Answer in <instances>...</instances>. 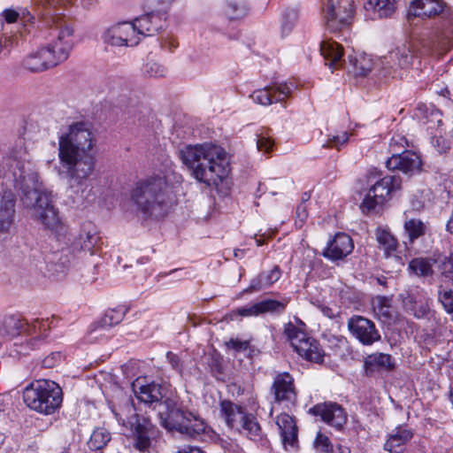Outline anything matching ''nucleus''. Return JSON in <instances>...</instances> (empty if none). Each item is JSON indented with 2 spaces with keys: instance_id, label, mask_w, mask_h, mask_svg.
Wrapping results in <instances>:
<instances>
[{
  "instance_id": "obj_43",
  "label": "nucleus",
  "mask_w": 453,
  "mask_h": 453,
  "mask_svg": "<svg viewBox=\"0 0 453 453\" xmlns=\"http://www.w3.org/2000/svg\"><path fill=\"white\" fill-rule=\"evenodd\" d=\"M288 301H277L274 299H265L261 302L257 303L259 314L265 313H280L282 312L286 306Z\"/></svg>"
},
{
  "instance_id": "obj_47",
  "label": "nucleus",
  "mask_w": 453,
  "mask_h": 453,
  "mask_svg": "<svg viewBox=\"0 0 453 453\" xmlns=\"http://www.w3.org/2000/svg\"><path fill=\"white\" fill-rule=\"evenodd\" d=\"M438 268L441 276L453 280V253L441 258Z\"/></svg>"
},
{
  "instance_id": "obj_9",
  "label": "nucleus",
  "mask_w": 453,
  "mask_h": 453,
  "mask_svg": "<svg viewBox=\"0 0 453 453\" xmlns=\"http://www.w3.org/2000/svg\"><path fill=\"white\" fill-rule=\"evenodd\" d=\"M415 56L414 43L406 42L381 58L380 72L384 76L402 79L412 65Z\"/></svg>"
},
{
  "instance_id": "obj_2",
  "label": "nucleus",
  "mask_w": 453,
  "mask_h": 453,
  "mask_svg": "<svg viewBox=\"0 0 453 453\" xmlns=\"http://www.w3.org/2000/svg\"><path fill=\"white\" fill-rule=\"evenodd\" d=\"M96 136L91 126L76 121L58 137V158L66 170L71 193L83 196L96 166Z\"/></svg>"
},
{
  "instance_id": "obj_8",
  "label": "nucleus",
  "mask_w": 453,
  "mask_h": 453,
  "mask_svg": "<svg viewBox=\"0 0 453 453\" xmlns=\"http://www.w3.org/2000/svg\"><path fill=\"white\" fill-rule=\"evenodd\" d=\"M303 326V323L299 326L289 322L284 326V335L300 357L311 362L321 363L324 357L323 350L319 343L304 331L302 327Z\"/></svg>"
},
{
  "instance_id": "obj_57",
  "label": "nucleus",
  "mask_w": 453,
  "mask_h": 453,
  "mask_svg": "<svg viewBox=\"0 0 453 453\" xmlns=\"http://www.w3.org/2000/svg\"><path fill=\"white\" fill-rule=\"evenodd\" d=\"M167 358H168L171 365L173 366V368H174L175 370H178V371H181L182 364L180 362V357L176 354L168 352Z\"/></svg>"
},
{
  "instance_id": "obj_1",
  "label": "nucleus",
  "mask_w": 453,
  "mask_h": 453,
  "mask_svg": "<svg viewBox=\"0 0 453 453\" xmlns=\"http://www.w3.org/2000/svg\"><path fill=\"white\" fill-rule=\"evenodd\" d=\"M27 150L19 140L0 158V176L13 181L21 191V202L30 217L45 227L56 230L60 225L58 212L50 193L41 189L38 174L27 162Z\"/></svg>"
},
{
  "instance_id": "obj_54",
  "label": "nucleus",
  "mask_w": 453,
  "mask_h": 453,
  "mask_svg": "<svg viewBox=\"0 0 453 453\" xmlns=\"http://www.w3.org/2000/svg\"><path fill=\"white\" fill-rule=\"evenodd\" d=\"M296 214V226L298 227H302L308 218V211L305 203H301L300 204L297 205Z\"/></svg>"
},
{
  "instance_id": "obj_25",
  "label": "nucleus",
  "mask_w": 453,
  "mask_h": 453,
  "mask_svg": "<svg viewBox=\"0 0 453 453\" xmlns=\"http://www.w3.org/2000/svg\"><path fill=\"white\" fill-rule=\"evenodd\" d=\"M413 437V432L407 427H396L388 435L384 449L390 453H402L404 446Z\"/></svg>"
},
{
  "instance_id": "obj_24",
  "label": "nucleus",
  "mask_w": 453,
  "mask_h": 453,
  "mask_svg": "<svg viewBox=\"0 0 453 453\" xmlns=\"http://www.w3.org/2000/svg\"><path fill=\"white\" fill-rule=\"evenodd\" d=\"M272 389L276 402L291 401L296 397L294 380L288 372L280 373L274 378Z\"/></svg>"
},
{
  "instance_id": "obj_45",
  "label": "nucleus",
  "mask_w": 453,
  "mask_h": 453,
  "mask_svg": "<svg viewBox=\"0 0 453 453\" xmlns=\"http://www.w3.org/2000/svg\"><path fill=\"white\" fill-rule=\"evenodd\" d=\"M224 12L229 19H239L246 14L247 7L236 0H227Z\"/></svg>"
},
{
  "instance_id": "obj_44",
  "label": "nucleus",
  "mask_w": 453,
  "mask_h": 453,
  "mask_svg": "<svg viewBox=\"0 0 453 453\" xmlns=\"http://www.w3.org/2000/svg\"><path fill=\"white\" fill-rule=\"evenodd\" d=\"M409 269L418 276H429L433 273L431 263L425 258H414L409 263Z\"/></svg>"
},
{
  "instance_id": "obj_18",
  "label": "nucleus",
  "mask_w": 453,
  "mask_h": 453,
  "mask_svg": "<svg viewBox=\"0 0 453 453\" xmlns=\"http://www.w3.org/2000/svg\"><path fill=\"white\" fill-rule=\"evenodd\" d=\"M16 213V196L10 189L0 192V233H10Z\"/></svg>"
},
{
  "instance_id": "obj_23",
  "label": "nucleus",
  "mask_w": 453,
  "mask_h": 453,
  "mask_svg": "<svg viewBox=\"0 0 453 453\" xmlns=\"http://www.w3.org/2000/svg\"><path fill=\"white\" fill-rule=\"evenodd\" d=\"M133 23L142 40L143 37L151 36L162 29L165 25V19L159 13L150 12L134 19Z\"/></svg>"
},
{
  "instance_id": "obj_6",
  "label": "nucleus",
  "mask_w": 453,
  "mask_h": 453,
  "mask_svg": "<svg viewBox=\"0 0 453 453\" xmlns=\"http://www.w3.org/2000/svg\"><path fill=\"white\" fill-rule=\"evenodd\" d=\"M23 400L31 410L44 415H50L61 405L62 389L52 380H36L25 388Z\"/></svg>"
},
{
  "instance_id": "obj_5",
  "label": "nucleus",
  "mask_w": 453,
  "mask_h": 453,
  "mask_svg": "<svg viewBox=\"0 0 453 453\" xmlns=\"http://www.w3.org/2000/svg\"><path fill=\"white\" fill-rule=\"evenodd\" d=\"M159 411L162 425L168 430H176L190 437L204 433V421L192 412L184 411L175 397H167L160 403Z\"/></svg>"
},
{
  "instance_id": "obj_38",
  "label": "nucleus",
  "mask_w": 453,
  "mask_h": 453,
  "mask_svg": "<svg viewBox=\"0 0 453 453\" xmlns=\"http://www.w3.org/2000/svg\"><path fill=\"white\" fill-rule=\"evenodd\" d=\"M374 315L382 321H388L391 319V302L388 297L376 296L372 301Z\"/></svg>"
},
{
  "instance_id": "obj_39",
  "label": "nucleus",
  "mask_w": 453,
  "mask_h": 453,
  "mask_svg": "<svg viewBox=\"0 0 453 453\" xmlns=\"http://www.w3.org/2000/svg\"><path fill=\"white\" fill-rule=\"evenodd\" d=\"M403 228L409 240L412 242L426 234V226L418 219H411L404 222Z\"/></svg>"
},
{
  "instance_id": "obj_48",
  "label": "nucleus",
  "mask_w": 453,
  "mask_h": 453,
  "mask_svg": "<svg viewBox=\"0 0 453 453\" xmlns=\"http://www.w3.org/2000/svg\"><path fill=\"white\" fill-rule=\"evenodd\" d=\"M349 136V134L345 131L337 134L329 135L327 142L323 146L340 150L342 145L347 143Z\"/></svg>"
},
{
  "instance_id": "obj_36",
  "label": "nucleus",
  "mask_w": 453,
  "mask_h": 453,
  "mask_svg": "<svg viewBox=\"0 0 453 453\" xmlns=\"http://www.w3.org/2000/svg\"><path fill=\"white\" fill-rule=\"evenodd\" d=\"M349 58L352 66V72L355 75L365 76L372 69V61L365 54L349 56Z\"/></svg>"
},
{
  "instance_id": "obj_3",
  "label": "nucleus",
  "mask_w": 453,
  "mask_h": 453,
  "mask_svg": "<svg viewBox=\"0 0 453 453\" xmlns=\"http://www.w3.org/2000/svg\"><path fill=\"white\" fill-rule=\"evenodd\" d=\"M179 154L192 177L207 186L218 187L230 173L228 154L215 143L187 145L180 150Z\"/></svg>"
},
{
  "instance_id": "obj_64",
  "label": "nucleus",
  "mask_w": 453,
  "mask_h": 453,
  "mask_svg": "<svg viewBox=\"0 0 453 453\" xmlns=\"http://www.w3.org/2000/svg\"><path fill=\"white\" fill-rule=\"evenodd\" d=\"M329 317H333V314H330V311H327Z\"/></svg>"
},
{
  "instance_id": "obj_15",
  "label": "nucleus",
  "mask_w": 453,
  "mask_h": 453,
  "mask_svg": "<svg viewBox=\"0 0 453 453\" xmlns=\"http://www.w3.org/2000/svg\"><path fill=\"white\" fill-rule=\"evenodd\" d=\"M350 334L363 345H372L380 340V334L375 324L359 315L352 316L347 323Z\"/></svg>"
},
{
  "instance_id": "obj_60",
  "label": "nucleus",
  "mask_w": 453,
  "mask_h": 453,
  "mask_svg": "<svg viewBox=\"0 0 453 453\" xmlns=\"http://www.w3.org/2000/svg\"><path fill=\"white\" fill-rule=\"evenodd\" d=\"M310 199V195L308 193H304L302 196V203H305Z\"/></svg>"
},
{
  "instance_id": "obj_62",
  "label": "nucleus",
  "mask_w": 453,
  "mask_h": 453,
  "mask_svg": "<svg viewBox=\"0 0 453 453\" xmlns=\"http://www.w3.org/2000/svg\"><path fill=\"white\" fill-rule=\"evenodd\" d=\"M257 246L262 245V242L260 240H257Z\"/></svg>"
},
{
  "instance_id": "obj_29",
  "label": "nucleus",
  "mask_w": 453,
  "mask_h": 453,
  "mask_svg": "<svg viewBox=\"0 0 453 453\" xmlns=\"http://www.w3.org/2000/svg\"><path fill=\"white\" fill-rule=\"evenodd\" d=\"M49 52L44 47L37 49L35 51L30 53L23 61L26 69L31 72H42L49 68L56 66L51 64L49 59Z\"/></svg>"
},
{
  "instance_id": "obj_30",
  "label": "nucleus",
  "mask_w": 453,
  "mask_h": 453,
  "mask_svg": "<svg viewBox=\"0 0 453 453\" xmlns=\"http://www.w3.org/2000/svg\"><path fill=\"white\" fill-rule=\"evenodd\" d=\"M49 319H35L31 322L26 320V325L23 332L28 335H35L30 341L29 344L32 349H35L42 342L46 337V331L50 329L48 323Z\"/></svg>"
},
{
  "instance_id": "obj_17",
  "label": "nucleus",
  "mask_w": 453,
  "mask_h": 453,
  "mask_svg": "<svg viewBox=\"0 0 453 453\" xmlns=\"http://www.w3.org/2000/svg\"><path fill=\"white\" fill-rule=\"evenodd\" d=\"M100 243L101 237L97 226L91 221H85L81 225L72 245L75 251L93 255Z\"/></svg>"
},
{
  "instance_id": "obj_12",
  "label": "nucleus",
  "mask_w": 453,
  "mask_h": 453,
  "mask_svg": "<svg viewBox=\"0 0 453 453\" xmlns=\"http://www.w3.org/2000/svg\"><path fill=\"white\" fill-rule=\"evenodd\" d=\"M127 425L133 432L134 445L140 451L148 450L159 434V431L149 418L137 414H134L127 420Z\"/></svg>"
},
{
  "instance_id": "obj_59",
  "label": "nucleus",
  "mask_w": 453,
  "mask_h": 453,
  "mask_svg": "<svg viewBox=\"0 0 453 453\" xmlns=\"http://www.w3.org/2000/svg\"><path fill=\"white\" fill-rule=\"evenodd\" d=\"M446 229L450 234H453V211H452V213H451L449 219L447 221Z\"/></svg>"
},
{
  "instance_id": "obj_21",
  "label": "nucleus",
  "mask_w": 453,
  "mask_h": 453,
  "mask_svg": "<svg viewBox=\"0 0 453 453\" xmlns=\"http://www.w3.org/2000/svg\"><path fill=\"white\" fill-rule=\"evenodd\" d=\"M353 249L354 243L351 237L345 233H338L328 243L323 256L331 260H339L349 255Z\"/></svg>"
},
{
  "instance_id": "obj_42",
  "label": "nucleus",
  "mask_w": 453,
  "mask_h": 453,
  "mask_svg": "<svg viewBox=\"0 0 453 453\" xmlns=\"http://www.w3.org/2000/svg\"><path fill=\"white\" fill-rule=\"evenodd\" d=\"M111 440L110 433L104 428H96L93 431L88 442L92 450L103 449Z\"/></svg>"
},
{
  "instance_id": "obj_4",
  "label": "nucleus",
  "mask_w": 453,
  "mask_h": 453,
  "mask_svg": "<svg viewBox=\"0 0 453 453\" xmlns=\"http://www.w3.org/2000/svg\"><path fill=\"white\" fill-rule=\"evenodd\" d=\"M172 196L164 178L150 177L135 183L130 191L134 211L144 219L165 216L172 204Z\"/></svg>"
},
{
  "instance_id": "obj_41",
  "label": "nucleus",
  "mask_w": 453,
  "mask_h": 453,
  "mask_svg": "<svg viewBox=\"0 0 453 453\" xmlns=\"http://www.w3.org/2000/svg\"><path fill=\"white\" fill-rule=\"evenodd\" d=\"M368 9L378 12L380 17L390 16L395 10V0H367Z\"/></svg>"
},
{
  "instance_id": "obj_46",
  "label": "nucleus",
  "mask_w": 453,
  "mask_h": 453,
  "mask_svg": "<svg viewBox=\"0 0 453 453\" xmlns=\"http://www.w3.org/2000/svg\"><path fill=\"white\" fill-rule=\"evenodd\" d=\"M438 301L442 305L444 311L449 314H453V290L450 288H444L439 286L438 289Z\"/></svg>"
},
{
  "instance_id": "obj_10",
  "label": "nucleus",
  "mask_w": 453,
  "mask_h": 453,
  "mask_svg": "<svg viewBox=\"0 0 453 453\" xmlns=\"http://www.w3.org/2000/svg\"><path fill=\"white\" fill-rule=\"evenodd\" d=\"M104 42L113 47H134L141 42L133 21H123L111 26L103 35Z\"/></svg>"
},
{
  "instance_id": "obj_52",
  "label": "nucleus",
  "mask_w": 453,
  "mask_h": 453,
  "mask_svg": "<svg viewBox=\"0 0 453 453\" xmlns=\"http://www.w3.org/2000/svg\"><path fill=\"white\" fill-rule=\"evenodd\" d=\"M226 346L228 349H231L235 353L242 352L249 349L250 342L231 338L228 342H226Z\"/></svg>"
},
{
  "instance_id": "obj_7",
  "label": "nucleus",
  "mask_w": 453,
  "mask_h": 453,
  "mask_svg": "<svg viewBox=\"0 0 453 453\" xmlns=\"http://www.w3.org/2000/svg\"><path fill=\"white\" fill-rule=\"evenodd\" d=\"M321 7L329 32L340 33L352 24L356 11L354 0H322Z\"/></svg>"
},
{
  "instance_id": "obj_63",
  "label": "nucleus",
  "mask_w": 453,
  "mask_h": 453,
  "mask_svg": "<svg viewBox=\"0 0 453 453\" xmlns=\"http://www.w3.org/2000/svg\"><path fill=\"white\" fill-rule=\"evenodd\" d=\"M329 317H333V314H330V311H327Z\"/></svg>"
},
{
  "instance_id": "obj_35",
  "label": "nucleus",
  "mask_w": 453,
  "mask_h": 453,
  "mask_svg": "<svg viewBox=\"0 0 453 453\" xmlns=\"http://www.w3.org/2000/svg\"><path fill=\"white\" fill-rule=\"evenodd\" d=\"M240 427L243 429L245 435L251 441L256 442H261L264 441L265 434L254 416L247 414L240 425Z\"/></svg>"
},
{
  "instance_id": "obj_56",
  "label": "nucleus",
  "mask_w": 453,
  "mask_h": 453,
  "mask_svg": "<svg viewBox=\"0 0 453 453\" xmlns=\"http://www.w3.org/2000/svg\"><path fill=\"white\" fill-rule=\"evenodd\" d=\"M61 359L60 353H52L51 355L46 357L42 360V365L47 368H51L57 365Z\"/></svg>"
},
{
  "instance_id": "obj_40",
  "label": "nucleus",
  "mask_w": 453,
  "mask_h": 453,
  "mask_svg": "<svg viewBox=\"0 0 453 453\" xmlns=\"http://www.w3.org/2000/svg\"><path fill=\"white\" fill-rule=\"evenodd\" d=\"M125 306H118L114 309L108 310L100 320L103 327H111L116 326L122 321L127 312Z\"/></svg>"
},
{
  "instance_id": "obj_20",
  "label": "nucleus",
  "mask_w": 453,
  "mask_h": 453,
  "mask_svg": "<svg viewBox=\"0 0 453 453\" xmlns=\"http://www.w3.org/2000/svg\"><path fill=\"white\" fill-rule=\"evenodd\" d=\"M133 391L138 400L146 404L158 403L164 396V388L155 382L147 383L145 379L138 378L132 384Z\"/></svg>"
},
{
  "instance_id": "obj_37",
  "label": "nucleus",
  "mask_w": 453,
  "mask_h": 453,
  "mask_svg": "<svg viewBox=\"0 0 453 453\" xmlns=\"http://www.w3.org/2000/svg\"><path fill=\"white\" fill-rule=\"evenodd\" d=\"M376 240L387 257L391 256L396 250L397 240L388 230L378 228L376 230Z\"/></svg>"
},
{
  "instance_id": "obj_49",
  "label": "nucleus",
  "mask_w": 453,
  "mask_h": 453,
  "mask_svg": "<svg viewBox=\"0 0 453 453\" xmlns=\"http://www.w3.org/2000/svg\"><path fill=\"white\" fill-rule=\"evenodd\" d=\"M274 142L267 133L261 132L257 135V148L260 151L268 153L272 150Z\"/></svg>"
},
{
  "instance_id": "obj_14",
  "label": "nucleus",
  "mask_w": 453,
  "mask_h": 453,
  "mask_svg": "<svg viewBox=\"0 0 453 453\" xmlns=\"http://www.w3.org/2000/svg\"><path fill=\"white\" fill-rule=\"evenodd\" d=\"M397 141L394 137L390 142L393 155L387 160L386 165L389 170H397L405 174L414 175L421 172L422 161L420 157L412 151L397 153L395 149Z\"/></svg>"
},
{
  "instance_id": "obj_22",
  "label": "nucleus",
  "mask_w": 453,
  "mask_h": 453,
  "mask_svg": "<svg viewBox=\"0 0 453 453\" xmlns=\"http://www.w3.org/2000/svg\"><path fill=\"white\" fill-rule=\"evenodd\" d=\"M443 10L441 0H413L408 9V19H431L439 15Z\"/></svg>"
},
{
  "instance_id": "obj_13",
  "label": "nucleus",
  "mask_w": 453,
  "mask_h": 453,
  "mask_svg": "<svg viewBox=\"0 0 453 453\" xmlns=\"http://www.w3.org/2000/svg\"><path fill=\"white\" fill-rule=\"evenodd\" d=\"M55 37L44 48L49 52V59L55 65L65 61L73 49V30L68 27L56 28Z\"/></svg>"
},
{
  "instance_id": "obj_32",
  "label": "nucleus",
  "mask_w": 453,
  "mask_h": 453,
  "mask_svg": "<svg viewBox=\"0 0 453 453\" xmlns=\"http://www.w3.org/2000/svg\"><path fill=\"white\" fill-rule=\"evenodd\" d=\"M280 270L275 266L272 270L262 273L257 278L252 280L250 287L246 289L247 292L258 291L262 288H268L280 278Z\"/></svg>"
},
{
  "instance_id": "obj_19",
  "label": "nucleus",
  "mask_w": 453,
  "mask_h": 453,
  "mask_svg": "<svg viewBox=\"0 0 453 453\" xmlns=\"http://www.w3.org/2000/svg\"><path fill=\"white\" fill-rule=\"evenodd\" d=\"M292 89L287 84H278L255 90L250 97L262 105H270L273 103L282 102L291 95Z\"/></svg>"
},
{
  "instance_id": "obj_53",
  "label": "nucleus",
  "mask_w": 453,
  "mask_h": 453,
  "mask_svg": "<svg viewBox=\"0 0 453 453\" xmlns=\"http://www.w3.org/2000/svg\"><path fill=\"white\" fill-rule=\"evenodd\" d=\"M411 311L414 317L423 319L429 314L430 308L426 303H418L417 302H414L413 305L411 307Z\"/></svg>"
},
{
  "instance_id": "obj_31",
  "label": "nucleus",
  "mask_w": 453,
  "mask_h": 453,
  "mask_svg": "<svg viewBox=\"0 0 453 453\" xmlns=\"http://www.w3.org/2000/svg\"><path fill=\"white\" fill-rule=\"evenodd\" d=\"M320 53L326 60V65L336 68L342 61L343 49L334 41L324 40L320 44Z\"/></svg>"
},
{
  "instance_id": "obj_11",
  "label": "nucleus",
  "mask_w": 453,
  "mask_h": 453,
  "mask_svg": "<svg viewBox=\"0 0 453 453\" xmlns=\"http://www.w3.org/2000/svg\"><path fill=\"white\" fill-rule=\"evenodd\" d=\"M400 188L398 180L394 176H386L376 181L369 189L361 203L363 212H370L383 204L390 194Z\"/></svg>"
},
{
  "instance_id": "obj_58",
  "label": "nucleus",
  "mask_w": 453,
  "mask_h": 453,
  "mask_svg": "<svg viewBox=\"0 0 453 453\" xmlns=\"http://www.w3.org/2000/svg\"><path fill=\"white\" fill-rule=\"evenodd\" d=\"M178 453H203L199 448L194 446H184Z\"/></svg>"
},
{
  "instance_id": "obj_34",
  "label": "nucleus",
  "mask_w": 453,
  "mask_h": 453,
  "mask_svg": "<svg viewBox=\"0 0 453 453\" xmlns=\"http://www.w3.org/2000/svg\"><path fill=\"white\" fill-rule=\"evenodd\" d=\"M313 444L319 453H350L348 446L337 444L334 447L330 439L321 432L317 434Z\"/></svg>"
},
{
  "instance_id": "obj_33",
  "label": "nucleus",
  "mask_w": 453,
  "mask_h": 453,
  "mask_svg": "<svg viewBox=\"0 0 453 453\" xmlns=\"http://www.w3.org/2000/svg\"><path fill=\"white\" fill-rule=\"evenodd\" d=\"M394 365L391 362V356L384 353H375L369 355L365 359V368L367 372H372L377 370H391Z\"/></svg>"
},
{
  "instance_id": "obj_50",
  "label": "nucleus",
  "mask_w": 453,
  "mask_h": 453,
  "mask_svg": "<svg viewBox=\"0 0 453 453\" xmlns=\"http://www.w3.org/2000/svg\"><path fill=\"white\" fill-rule=\"evenodd\" d=\"M22 18H20V13L14 9H6L2 12L4 19L9 24L14 23L19 19H24L25 20H30L32 19V16L28 12L27 16H25L24 11L22 12Z\"/></svg>"
},
{
  "instance_id": "obj_26",
  "label": "nucleus",
  "mask_w": 453,
  "mask_h": 453,
  "mask_svg": "<svg viewBox=\"0 0 453 453\" xmlns=\"http://www.w3.org/2000/svg\"><path fill=\"white\" fill-rule=\"evenodd\" d=\"M220 414L230 428L237 429L247 415L241 406L227 400L220 403Z\"/></svg>"
},
{
  "instance_id": "obj_16",
  "label": "nucleus",
  "mask_w": 453,
  "mask_h": 453,
  "mask_svg": "<svg viewBox=\"0 0 453 453\" xmlns=\"http://www.w3.org/2000/svg\"><path fill=\"white\" fill-rule=\"evenodd\" d=\"M310 412L335 428L342 431L347 423L348 416L344 409L336 403H318L310 409Z\"/></svg>"
},
{
  "instance_id": "obj_61",
  "label": "nucleus",
  "mask_w": 453,
  "mask_h": 453,
  "mask_svg": "<svg viewBox=\"0 0 453 453\" xmlns=\"http://www.w3.org/2000/svg\"><path fill=\"white\" fill-rule=\"evenodd\" d=\"M163 3H171L173 0H160Z\"/></svg>"
},
{
  "instance_id": "obj_27",
  "label": "nucleus",
  "mask_w": 453,
  "mask_h": 453,
  "mask_svg": "<svg viewBox=\"0 0 453 453\" xmlns=\"http://www.w3.org/2000/svg\"><path fill=\"white\" fill-rule=\"evenodd\" d=\"M276 424L280 430L283 444L295 446L297 442V427L294 418L287 413L276 418Z\"/></svg>"
},
{
  "instance_id": "obj_55",
  "label": "nucleus",
  "mask_w": 453,
  "mask_h": 453,
  "mask_svg": "<svg viewBox=\"0 0 453 453\" xmlns=\"http://www.w3.org/2000/svg\"><path fill=\"white\" fill-rule=\"evenodd\" d=\"M236 313L242 317H256L260 315L257 303L250 306L238 308Z\"/></svg>"
},
{
  "instance_id": "obj_51",
  "label": "nucleus",
  "mask_w": 453,
  "mask_h": 453,
  "mask_svg": "<svg viewBox=\"0 0 453 453\" xmlns=\"http://www.w3.org/2000/svg\"><path fill=\"white\" fill-rule=\"evenodd\" d=\"M145 72L150 77H163L166 73V69L155 61H149L145 65Z\"/></svg>"
},
{
  "instance_id": "obj_28",
  "label": "nucleus",
  "mask_w": 453,
  "mask_h": 453,
  "mask_svg": "<svg viewBox=\"0 0 453 453\" xmlns=\"http://www.w3.org/2000/svg\"><path fill=\"white\" fill-rule=\"evenodd\" d=\"M26 325V319L14 315L0 316V335L6 339H12L19 335Z\"/></svg>"
}]
</instances>
